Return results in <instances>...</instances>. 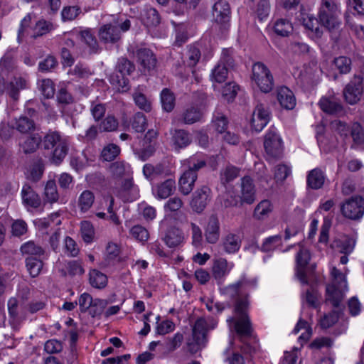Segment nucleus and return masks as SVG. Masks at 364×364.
I'll return each instance as SVG.
<instances>
[{
  "instance_id": "2eb2a0df",
  "label": "nucleus",
  "mask_w": 364,
  "mask_h": 364,
  "mask_svg": "<svg viewBox=\"0 0 364 364\" xmlns=\"http://www.w3.org/2000/svg\"><path fill=\"white\" fill-rule=\"evenodd\" d=\"M205 241L209 244H216L220 236V223L218 217L213 214L210 216L204 228Z\"/></svg>"
},
{
  "instance_id": "c85d7f7f",
  "label": "nucleus",
  "mask_w": 364,
  "mask_h": 364,
  "mask_svg": "<svg viewBox=\"0 0 364 364\" xmlns=\"http://www.w3.org/2000/svg\"><path fill=\"white\" fill-rule=\"evenodd\" d=\"M306 181L309 187L317 190L323 187L325 182V175L320 168H316L309 172Z\"/></svg>"
},
{
  "instance_id": "72a5a7b5",
  "label": "nucleus",
  "mask_w": 364,
  "mask_h": 364,
  "mask_svg": "<svg viewBox=\"0 0 364 364\" xmlns=\"http://www.w3.org/2000/svg\"><path fill=\"white\" fill-rule=\"evenodd\" d=\"M273 210V205L269 200H261L255 208L253 216L255 218L262 220L267 218Z\"/></svg>"
},
{
  "instance_id": "603ef678",
  "label": "nucleus",
  "mask_w": 364,
  "mask_h": 364,
  "mask_svg": "<svg viewBox=\"0 0 364 364\" xmlns=\"http://www.w3.org/2000/svg\"><path fill=\"white\" fill-rule=\"evenodd\" d=\"M333 63L341 74H347L351 70L352 61L348 57L339 56L336 58Z\"/></svg>"
},
{
  "instance_id": "2f4dec72",
  "label": "nucleus",
  "mask_w": 364,
  "mask_h": 364,
  "mask_svg": "<svg viewBox=\"0 0 364 364\" xmlns=\"http://www.w3.org/2000/svg\"><path fill=\"white\" fill-rule=\"evenodd\" d=\"M41 142H42V137L39 134L36 133L26 137L20 144V146L25 154H31L38 149Z\"/></svg>"
},
{
  "instance_id": "ea45409f",
  "label": "nucleus",
  "mask_w": 364,
  "mask_h": 364,
  "mask_svg": "<svg viewBox=\"0 0 364 364\" xmlns=\"http://www.w3.org/2000/svg\"><path fill=\"white\" fill-rule=\"evenodd\" d=\"M89 281L92 287L103 289L107 284V277L97 269H92L90 272Z\"/></svg>"
},
{
  "instance_id": "4468645a",
  "label": "nucleus",
  "mask_w": 364,
  "mask_h": 364,
  "mask_svg": "<svg viewBox=\"0 0 364 364\" xmlns=\"http://www.w3.org/2000/svg\"><path fill=\"white\" fill-rule=\"evenodd\" d=\"M143 174L147 180L151 181L159 177L170 176L171 171L165 163L146 164L143 166Z\"/></svg>"
},
{
  "instance_id": "c756f323",
  "label": "nucleus",
  "mask_w": 364,
  "mask_h": 364,
  "mask_svg": "<svg viewBox=\"0 0 364 364\" xmlns=\"http://www.w3.org/2000/svg\"><path fill=\"white\" fill-rule=\"evenodd\" d=\"M176 149H182L188 146L191 142V136L184 129H176L171 137Z\"/></svg>"
},
{
  "instance_id": "a18cd8bd",
  "label": "nucleus",
  "mask_w": 364,
  "mask_h": 364,
  "mask_svg": "<svg viewBox=\"0 0 364 364\" xmlns=\"http://www.w3.org/2000/svg\"><path fill=\"white\" fill-rule=\"evenodd\" d=\"M95 234V228L90 221L84 220L80 223V235L85 243H91L94 240Z\"/></svg>"
},
{
  "instance_id": "4be33fe9",
  "label": "nucleus",
  "mask_w": 364,
  "mask_h": 364,
  "mask_svg": "<svg viewBox=\"0 0 364 364\" xmlns=\"http://www.w3.org/2000/svg\"><path fill=\"white\" fill-rule=\"evenodd\" d=\"M277 100L280 105L288 110L294 109L296 105L294 95L287 87H281L278 89Z\"/></svg>"
},
{
  "instance_id": "6ab92c4d",
  "label": "nucleus",
  "mask_w": 364,
  "mask_h": 364,
  "mask_svg": "<svg viewBox=\"0 0 364 364\" xmlns=\"http://www.w3.org/2000/svg\"><path fill=\"white\" fill-rule=\"evenodd\" d=\"M23 203L30 208H38L41 205V200L28 184H25L21 190Z\"/></svg>"
},
{
  "instance_id": "09e8293b",
  "label": "nucleus",
  "mask_w": 364,
  "mask_h": 364,
  "mask_svg": "<svg viewBox=\"0 0 364 364\" xmlns=\"http://www.w3.org/2000/svg\"><path fill=\"white\" fill-rule=\"evenodd\" d=\"M38 89L47 99L52 98L55 94V85L50 79H43L38 82Z\"/></svg>"
},
{
  "instance_id": "9b49d317",
  "label": "nucleus",
  "mask_w": 364,
  "mask_h": 364,
  "mask_svg": "<svg viewBox=\"0 0 364 364\" xmlns=\"http://www.w3.org/2000/svg\"><path fill=\"white\" fill-rule=\"evenodd\" d=\"M363 94V82L360 77L351 80L343 90L345 100L350 105L358 103Z\"/></svg>"
},
{
  "instance_id": "4d7b16f0",
  "label": "nucleus",
  "mask_w": 364,
  "mask_h": 364,
  "mask_svg": "<svg viewBox=\"0 0 364 364\" xmlns=\"http://www.w3.org/2000/svg\"><path fill=\"white\" fill-rule=\"evenodd\" d=\"M228 68L218 63L212 70L211 80L218 83L225 81L228 76Z\"/></svg>"
},
{
  "instance_id": "69168bd1",
  "label": "nucleus",
  "mask_w": 364,
  "mask_h": 364,
  "mask_svg": "<svg viewBox=\"0 0 364 364\" xmlns=\"http://www.w3.org/2000/svg\"><path fill=\"white\" fill-rule=\"evenodd\" d=\"M117 68L122 75H125L132 74L135 70V66L127 58H122L118 60Z\"/></svg>"
},
{
  "instance_id": "ddd939ff",
  "label": "nucleus",
  "mask_w": 364,
  "mask_h": 364,
  "mask_svg": "<svg viewBox=\"0 0 364 364\" xmlns=\"http://www.w3.org/2000/svg\"><path fill=\"white\" fill-rule=\"evenodd\" d=\"M210 189L206 186L197 189L194 192L191 201V206L193 210L198 213H201L210 200Z\"/></svg>"
},
{
  "instance_id": "13d9d810",
  "label": "nucleus",
  "mask_w": 364,
  "mask_h": 364,
  "mask_svg": "<svg viewBox=\"0 0 364 364\" xmlns=\"http://www.w3.org/2000/svg\"><path fill=\"white\" fill-rule=\"evenodd\" d=\"M120 248L117 244L112 242H108L106 247V261L110 264L116 260H119Z\"/></svg>"
},
{
  "instance_id": "4c0bfd02",
  "label": "nucleus",
  "mask_w": 364,
  "mask_h": 364,
  "mask_svg": "<svg viewBox=\"0 0 364 364\" xmlns=\"http://www.w3.org/2000/svg\"><path fill=\"white\" fill-rule=\"evenodd\" d=\"M43 198L45 202L49 203H56L59 199V193L55 180H49L44 188Z\"/></svg>"
},
{
  "instance_id": "bb28decb",
  "label": "nucleus",
  "mask_w": 364,
  "mask_h": 364,
  "mask_svg": "<svg viewBox=\"0 0 364 364\" xmlns=\"http://www.w3.org/2000/svg\"><path fill=\"white\" fill-rule=\"evenodd\" d=\"M207 164V157L203 154H196L187 160L184 163V166H187L186 170H191L193 173L198 175V171L204 168Z\"/></svg>"
},
{
  "instance_id": "c03bdc74",
  "label": "nucleus",
  "mask_w": 364,
  "mask_h": 364,
  "mask_svg": "<svg viewBox=\"0 0 364 364\" xmlns=\"http://www.w3.org/2000/svg\"><path fill=\"white\" fill-rule=\"evenodd\" d=\"M119 121L113 114H108L100 120L99 129L104 132H112L117 129Z\"/></svg>"
},
{
  "instance_id": "cd10ccee",
  "label": "nucleus",
  "mask_w": 364,
  "mask_h": 364,
  "mask_svg": "<svg viewBox=\"0 0 364 364\" xmlns=\"http://www.w3.org/2000/svg\"><path fill=\"white\" fill-rule=\"evenodd\" d=\"M201 58L200 49L195 45L188 46L186 52L183 54V61L185 65L189 68L195 67Z\"/></svg>"
},
{
  "instance_id": "f8f14e48",
  "label": "nucleus",
  "mask_w": 364,
  "mask_h": 364,
  "mask_svg": "<svg viewBox=\"0 0 364 364\" xmlns=\"http://www.w3.org/2000/svg\"><path fill=\"white\" fill-rule=\"evenodd\" d=\"M241 199V205L252 204L256 199V188L253 180L250 176L241 178L240 191L238 195Z\"/></svg>"
},
{
  "instance_id": "412c9836",
  "label": "nucleus",
  "mask_w": 364,
  "mask_h": 364,
  "mask_svg": "<svg viewBox=\"0 0 364 364\" xmlns=\"http://www.w3.org/2000/svg\"><path fill=\"white\" fill-rule=\"evenodd\" d=\"M221 245L227 254H235L240 248L241 240L238 235L229 232L223 237Z\"/></svg>"
},
{
  "instance_id": "de8ad7c7",
  "label": "nucleus",
  "mask_w": 364,
  "mask_h": 364,
  "mask_svg": "<svg viewBox=\"0 0 364 364\" xmlns=\"http://www.w3.org/2000/svg\"><path fill=\"white\" fill-rule=\"evenodd\" d=\"M318 18L314 17H307L304 19V26L311 31L312 36L316 38H320L323 35V30L318 26Z\"/></svg>"
},
{
  "instance_id": "f704fd0d",
  "label": "nucleus",
  "mask_w": 364,
  "mask_h": 364,
  "mask_svg": "<svg viewBox=\"0 0 364 364\" xmlns=\"http://www.w3.org/2000/svg\"><path fill=\"white\" fill-rule=\"evenodd\" d=\"M25 262L27 271L31 277L34 278L40 274L43 267L42 257H27Z\"/></svg>"
},
{
  "instance_id": "423d86ee",
  "label": "nucleus",
  "mask_w": 364,
  "mask_h": 364,
  "mask_svg": "<svg viewBox=\"0 0 364 364\" xmlns=\"http://www.w3.org/2000/svg\"><path fill=\"white\" fill-rule=\"evenodd\" d=\"M131 26V22L126 19L119 22L118 19H113L110 23L103 24L98 31L100 40L105 43L114 44L122 38V33L127 31Z\"/></svg>"
},
{
  "instance_id": "8fccbe9b",
  "label": "nucleus",
  "mask_w": 364,
  "mask_h": 364,
  "mask_svg": "<svg viewBox=\"0 0 364 364\" xmlns=\"http://www.w3.org/2000/svg\"><path fill=\"white\" fill-rule=\"evenodd\" d=\"M280 245H282V235H276L269 236L262 242L260 250L264 252H271Z\"/></svg>"
},
{
  "instance_id": "473e14b6",
  "label": "nucleus",
  "mask_w": 364,
  "mask_h": 364,
  "mask_svg": "<svg viewBox=\"0 0 364 364\" xmlns=\"http://www.w3.org/2000/svg\"><path fill=\"white\" fill-rule=\"evenodd\" d=\"M20 250L23 255L28 257H42L45 254L44 249L32 240L23 243Z\"/></svg>"
},
{
  "instance_id": "39448f33",
  "label": "nucleus",
  "mask_w": 364,
  "mask_h": 364,
  "mask_svg": "<svg viewBox=\"0 0 364 364\" xmlns=\"http://www.w3.org/2000/svg\"><path fill=\"white\" fill-rule=\"evenodd\" d=\"M331 274L333 281L326 287V300L334 307H338L348 290L347 281L346 275L335 267L332 268Z\"/></svg>"
},
{
  "instance_id": "3c124183",
  "label": "nucleus",
  "mask_w": 364,
  "mask_h": 364,
  "mask_svg": "<svg viewBox=\"0 0 364 364\" xmlns=\"http://www.w3.org/2000/svg\"><path fill=\"white\" fill-rule=\"evenodd\" d=\"M108 304V301L105 299H95L92 305L89 308V314L95 318L100 316Z\"/></svg>"
},
{
  "instance_id": "f3484780",
  "label": "nucleus",
  "mask_w": 364,
  "mask_h": 364,
  "mask_svg": "<svg viewBox=\"0 0 364 364\" xmlns=\"http://www.w3.org/2000/svg\"><path fill=\"white\" fill-rule=\"evenodd\" d=\"M212 15L215 21L225 25L230 19V7L225 0H218L213 6Z\"/></svg>"
},
{
  "instance_id": "774afa93",
  "label": "nucleus",
  "mask_w": 364,
  "mask_h": 364,
  "mask_svg": "<svg viewBox=\"0 0 364 364\" xmlns=\"http://www.w3.org/2000/svg\"><path fill=\"white\" fill-rule=\"evenodd\" d=\"M350 134L355 143L362 144L364 141V131L359 123L355 122L352 124Z\"/></svg>"
},
{
  "instance_id": "a19ab883",
  "label": "nucleus",
  "mask_w": 364,
  "mask_h": 364,
  "mask_svg": "<svg viewBox=\"0 0 364 364\" xmlns=\"http://www.w3.org/2000/svg\"><path fill=\"white\" fill-rule=\"evenodd\" d=\"M143 22L147 27L157 26L161 22L159 12L154 8H147L143 15Z\"/></svg>"
},
{
  "instance_id": "7c9ffc66",
  "label": "nucleus",
  "mask_w": 364,
  "mask_h": 364,
  "mask_svg": "<svg viewBox=\"0 0 364 364\" xmlns=\"http://www.w3.org/2000/svg\"><path fill=\"white\" fill-rule=\"evenodd\" d=\"M203 116L201 108L191 105L186 108L181 115V120L184 124H192L200 120Z\"/></svg>"
},
{
  "instance_id": "680f3d73",
  "label": "nucleus",
  "mask_w": 364,
  "mask_h": 364,
  "mask_svg": "<svg viewBox=\"0 0 364 364\" xmlns=\"http://www.w3.org/2000/svg\"><path fill=\"white\" fill-rule=\"evenodd\" d=\"M106 106L100 102H92L90 105V112L95 122H100L106 112Z\"/></svg>"
},
{
  "instance_id": "e433bc0d",
  "label": "nucleus",
  "mask_w": 364,
  "mask_h": 364,
  "mask_svg": "<svg viewBox=\"0 0 364 364\" xmlns=\"http://www.w3.org/2000/svg\"><path fill=\"white\" fill-rule=\"evenodd\" d=\"M13 127L20 133L27 134L35 130L36 124L33 119L26 116H21L15 119Z\"/></svg>"
},
{
  "instance_id": "0e129e2a",
  "label": "nucleus",
  "mask_w": 364,
  "mask_h": 364,
  "mask_svg": "<svg viewBox=\"0 0 364 364\" xmlns=\"http://www.w3.org/2000/svg\"><path fill=\"white\" fill-rule=\"evenodd\" d=\"M299 251L296 255V266L306 267L311 259L310 252L303 245H299Z\"/></svg>"
},
{
  "instance_id": "e2e57ef3",
  "label": "nucleus",
  "mask_w": 364,
  "mask_h": 364,
  "mask_svg": "<svg viewBox=\"0 0 364 364\" xmlns=\"http://www.w3.org/2000/svg\"><path fill=\"white\" fill-rule=\"evenodd\" d=\"M219 63L226 66L228 69L232 68L235 66L234 50L232 48L223 49Z\"/></svg>"
},
{
  "instance_id": "dca6fc26",
  "label": "nucleus",
  "mask_w": 364,
  "mask_h": 364,
  "mask_svg": "<svg viewBox=\"0 0 364 364\" xmlns=\"http://www.w3.org/2000/svg\"><path fill=\"white\" fill-rule=\"evenodd\" d=\"M134 55L137 63L142 67L144 71H150L155 68L157 60L150 49L146 48H137Z\"/></svg>"
},
{
  "instance_id": "9d476101",
  "label": "nucleus",
  "mask_w": 364,
  "mask_h": 364,
  "mask_svg": "<svg viewBox=\"0 0 364 364\" xmlns=\"http://www.w3.org/2000/svg\"><path fill=\"white\" fill-rule=\"evenodd\" d=\"M270 119L269 109L262 103H257L253 111L251 125L257 132H261Z\"/></svg>"
},
{
  "instance_id": "0eeeda50",
  "label": "nucleus",
  "mask_w": 364,
  "mask_h": 364,
  "mask_svg": "<svg viewBox=\"0 0 364 364\" xmlns=\"http://www.w3.org/2000/svg\"><path fill=\"white\" fill-rule=\"evenodd\" d=\"M264 148L267 160H277L282 156V139L274 127H271L265 134Z\"/></svg>"
},
{
  "instance_id": "49530a36",
  "label": "nucleus",
  "mask_w": 364,
  "mask_h": 364,
  "mask_svg": "<svg viewBox=\"0 0 364 364\" xmlns=\"http://www.w3.org/2000/svg\"><path fill=\"white\" fill-rule=\"evenodd\" d=\"M54 28L53 25L51 22L41 19L36 22L34 26L33 30V38L46 35L50 33Z\"/></svg>"
},
{
  "instance_id": "a878e982",
  "label": "nucleus",
  "mask_w": 364,
  "mask_h": 364,
  "mask_svg": "<svg viewBox=\"0 0 364 364\" xmlns=\"http://www.w3.org/2000/svg\"><path fill=\"white\" fill-rule=\"evenodd\" d=\"M7 308L10 318L16 323H21L26 319V314L20 311L18 301L16 297H11L7 302Z\"/></svg>"
},
{
  "instance_id": "5701e85b",
  "label": "nucleus",
  "mask_w": 364,
  "mask_h": 364,
  "mask_svg": "<svg viewBox=\"0 0 364 364\" xmlns=\"http://www.w3.org/2000/svg\"><path fill=\"white\" fill-rule=\"evenodd\" d=\"M184 237L183 232L174 226L170 227L164 237L166 245L170 248H174L183 242Z\"/></svg>"
},
{
  "instance_id": "6e6d98bb",
  "label": "nucleus",
  "mask_w": 364,
  "mask_h": 364,
  "mask_svg": "<svg viewBox=\"0 0 364 364\" xmlns=\"http://www.w3.org/2000/svg\"><path fill=\"white\" fill-rule=\"evenodd\" d=\"M132 127L136 132H144L147 127V119L141 112H137L133 117Z\"/></svg>"
},
{
  "instance_id": "b1692460",
  "label": "nucleus",
  "mask_w": 364,
  "mask_h": 364,
  "mask_svg": "<svg viewBox=\"0 0 364 364\" xmlns=\"http://www.w3.org/2000/svg\"><path fill=\"white\" fill-rule=\"evenodd\" d=\"M318 105L321 110L330 114H338L343 112L342 105L334 97H323L319 100Z\"/></svg>"
},
{
  "instance_id": "f03ea898",
  "label": "nucleus",
  "mask_w": 364,
  "mask_h": 364,
  "mask_svg": "<svg viewBox=\"0 0 364 364\" xmlns=\"http://www.w3.org/2000/svg\"><path fill=\"white\" fill-rule=\"evenodd\" d=\"M217 324V321L212 317L198 318L192 327L191 336L186 342L188 351L191 353H196L204 348L208 341L207 335L208 331L214 329Z\"/></svg>"
},
{
  "instance_id": "338daca9",
  "label": "nucleus",
  "mask_w": 364,
  "mask_h": 364,
  "mask_svg": "<svg viewBox=\"0 0 364 364\" xmlns=\"http://www.w3.org/2000/svg\"><path fill=\"white\" fill-rule=\"evenodd\" d=\"M291 174V168L285 164H279L274 169V179L283 182Z\"/></svg>"
},
{
  "instance_id": "1a4fd4ad",
  "label": "nucleus",
  "mask_w": 364,
  "mask_h": 364,
  "mask_svg": "<svg viewBox=\"0 0 364 364\" xmlns=\"http://www.w3.org/2000/svg\"><path fill=\"white\" fill-rule=\"evenodd\" d=\"M341 210L346 218L360 219L364 214V198L358 196L351 197L341 205Z\"/></svg>"
},
{
  "instance_id": "bf43d9fd",
  "label": "nucleus",
  "mask_w": 364,
  "mask_h": 364,
  "mask_svg": "<svg viewBox=\"0 0 364 364\" xmlns=\"http://www.w3.org/2000/svg\"><path fill=\"white\" fill-rule=\"evenodd\" d=\"M133 98L136 105L139 109L146 112H149L151 110V102L144 94L135 92L133 94Z\"/></svg>"
},
{
  "instance_id": "c9c22d12",
  "label": "nucleus",
  "mask_w": 364,
  "mask_h": 364,
  "mask_svg": "<svg viewBox=\"0 0 364 364\" xmlns=\"http://www.w3.org/2000/svg\"><path fill=\"white\" fill-rule=\"evenodd\" d=\"M95 195L90 190L83 191L77 199V205L82 213H87L95 202Z\"/></svg>"
},
{
  "instance_id": "20e7f679",
  "label": "nucleus",
  "mask_w": 364,
  "mask_h": 364,
  "mask_svg": "<svg viewBox=\"0 0 364 364\" xmlns=\"http://www.w3.org/2000/svg\"><path fill=\"white\" fill-rule=\"evenodd\" d=\"M341 11L335 0H321L318 11L319 23L329 31L339 28Z\"/></svg>"
},
{
  "instance_id": "864d4df0",
  "label": "nucleus",
  "mask_w": 364,
  "mask_h": 364,
  "mask_svg": "<svg viewBox=\"0 0 364 364\" xmlns=\"http://www.w3.org/2000/svg\"><path fill=\"white\" fill-rule=\"evenodd\" d=\"M81 40L95 53L97 51L98 43L97 39L91 33L90 29L83 30L80 32Z\"/></svg>"
},
{
  "instance_id": "052dcab7",
  "label": "nucleus",
  "mask_w": 364,
  "mask_h": 364,
  "mask_svg": "<svg viewBox=\"0 0 364 364\" xmlns=\"http://www.w3.org/2000/svg\"><path fill=\"white\" fill-rule=\"evenodd\" d=\"M130 235L135 240L140 242H145L149 237L148 230L143 226L136 225L129 230Z\"/></svg>"
},
{
  "instance_id": "58836bf2",
  "label": "nucleus",
  "mask_w": 364,
  "mask_h": 364,
  "mask_svg": "<svg viewBox=\"0 0 364 364\" xmlns=\"http://www.w3.org/2000/svg\"><path fill=\"white\" fill-rule=\"evenodd\" d=\"M273 29L278 36L286 37L293 31V26L290 21L286 18H279L274 23Z\"/></svg>"
},
{
  "instance_id": "393cba45",
  "label": "nucleus",
  "mask_w": 364,
  "mask_h": 364,
  "mask_svg": "<svg viewBox=\"0 0 364 364\" xmlns=\"http://www.w3.org/2000/svg\"><path fill=\"white\" fill-rule=\"evenodd\" d=\"M176 189V181L173 178H168L156 186V197L160 199L167 198L172 195Z\"/></svg>"
},
{
  "instance_id": "6e6552de",
  "label": "nucleus",
  "mask_w": 364,
  "mask_h": 364,
  "mask_svg": "<svg viewBox=\"0 0 364 364\" xmlns=\"http://www.w3.org/2000/svg\"><path fill=\"white\" fill-rule=\"evenodd\" d=\"M251 80L264 93L269 92L274 87V79L270 70L260 62L253 64Z\"/></svg>"
},
{
  "instance_id": "aec40b11",
  "label": "nucleus",
  "mask_w": 364,
  "mask_h": 364,
  "mask_svg": "<svg viewBox=\"0 0 364 364\" xmlns=\"http://www.w3.org/2000/svg\"><path fill=\"white\" fill-rule=\"evenodd\" d=\"M198 175L191 170H185L179 178V190L185 196L188 195L193 190Z\"/></svg>"
},
{
  "instance_id": "37998d69",
  "label": "nucleus",
  "mask_w": 364,
  "mask_h": 364,
  "mask_svg": "<svg viewBox=\"0 0 364 364\" xmlns=\"http://www.w3.org/2000/svg\"><path fill=\"white\" fill-rule=\"evenodd\" d=\"M161 103L162 108L167 112H171L175 107V96L170 90L165 88L161 92Z\"/></svg>"
},
{
  "instance_id": "5fc2aeb1",
  "label": "nucleus",
  "mask_w": 364,
  "mask_h": 364,
  "mask_svg": "<svg viewBox=\"0 0 364 364\" xmlns=\"http://www.w3.org/2000/svg\"><path fill=\"white\" fill-rule=\"evenodd\" d=\"M120 153V148L114 144H109L105 146L102 151L101 156L107 161H113Z\"/></svg>"
},
{
  "instance_id": "a211bd4d",
  "label": "nucleus",
  "mask_w": 364,
  "mask_h": 364,
  "mask_svg": "<svg viewBox=\"0 0 364 364\" xmlns=\"http://www.w3.org/2000/svg\"><path fill=\"white\" fill-rule=\"evenodd\" d=\"M232 268L229 267L228 262L225 258H218L214 260L212 267V274L218 285H222L225 277L228 275Z\"/></svg>"
},
{
  "instance_id": "7ed1b4c3",
  "label": "nucleus",
  "mask_w": 364,
  "mask_h": 364,
  "mask_svg": "<svg viewBox=\"0 0 364 364\" xmlns=\"http://www.w3.org/2000/svg\"><path fill=\"white\" fill-rule=\"evenodd\" d=\"M44 149L53 150L51 161L55 165H59L63 161L68 152L69 142L66 137L57 131L50 130L42 138Z\"/></svg>"
},
{
  "instance_id": "79ce46f5",
  "label": "nucleus",
  "mask_w": 364,
  "mask_h": 364,
  "mask_svg": "<svg viewBox=\"0 0 364 364\" xmlns=\"http://www.w3.org/2000/svg\"><path fill=\"white\" fill-rule=\"evenodd\" d=\"M212 124L216 132L223 134L228 126V119L222 112L216 110L212 119Z\"/></svg>"
},
{
  "instance_id": "f257e3e1",
  "label": "nucleus",
  "mask_w": 364,
  "mask_h": 364,
  "mask_svg": "<svg viewBox=\"0 0 364 364\" xmlns=\"http://www.w3.org/2000/svg\"><path fill=\"white\" fill-rule=\"evenodd\" d=\"M257 285L256 279H249L243 275L236 282L220 288L222 294L235 301V311L237 316L235 329L242 341L252 338V328L247 314L249 306L248 292L255 289Z\"/></svg>"
}]
</instances>
